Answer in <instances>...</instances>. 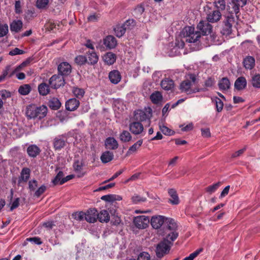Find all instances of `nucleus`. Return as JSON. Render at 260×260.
<instances>
[{
    "label": "nucleus",
    "instance_id": "obj_36",
    "mask_svg": "<svg viewBox=\"0 0 260 260\" xmlns=\"http://www.w3.org/2000/svg\"><path fill=\"white\" fill-rule=\"evenodd\" d=\"M61 106V103L57 98H52L48 102V106L52 110H57Z\"/></svg>",
    "mask_w": 260,
    "mask_h": 260
},
{
    "label": "nucleus",
    "instance_id": "obj_44",
    "mask_svg": "<svg viewBox=\"0 0 260 260\" xmlns=\"http://www.w3.org/2000/svg\"><path fill=\"white\" fill-rule=\"evenodd\" d=\"M251 84L253 87L256 88H260V75H254L251 80Z\"/></svg>",
    "mask_w": 260,
    "mask_h": 260
},
{
    "label": "nucleus",
    "instance_id": "obj_4",
    "mask_svg": "<svg viewBox=\"0 0 260 260\" xmlns=\"http://www.w3.org/2000/svg\"><path fill=\"white\" fill-rule=\"evenodd\" d=\"M152 117V109L148 107L144 110H138L135 111L134 118L139 122L147 121L148 125L150 124V119Z\"/></svg>",
    "mask_w": 260,
    "mask_h": 260
},
{
    "label": "nucleus",
    "instance_id": "obj_60",
    "mask_svg": "<svg viewBox=\"0 0 260 260\" xmlns=\"http://www.w3.org/2000/svg\"><path fill=\"white\" fill-rule=\"evenodd\" d=\"M29 62H30L29 59H27L26 60L23 61L22 63H21L20 65H19L15 68V69L13 71V74L19 71L22 68L26 66L28 64H29Z\"/></svg>",
    "mask_w": 260,
    "mask_h": 260
},
{
    "label": "nucleus",
    "instance_id": "obj_3",
    "mask_svg": "<svg viewBox=\"0 0 260 260\" xmlns=\"http://www.w3.org/2000/svg\"><path fill=\"white\" fill-rule=\"evenodd\" d=\"M181 34L188 43H197L201 37V32L194 31V27L193 26H186L184 27Z\"/></svg>",
    "mask_w": 260,
    "mask_h": 260
},
{
    "label": "nucleus",
    "instance_id": "obj_20",
    "mask_svg": "<svg viewBox=\"0 0 260 260\" xmlns=\"http://www.w3.org/2000/svg\"><path fill=\"white\" fill-rule=\"evenodd\" d=\"M177 226L174 220L170 218H166L164 223L165 231H176Z\"/></svg>",
    "mask_w": 260,
    "mask_h": 260
},
{
    "label": "nucleus",
    "instance_id": "obj_58",
    "mask_svg": "<svg viewBox=\"0 0 260 260\" xmlns=\"http://www.w3.org/2000/svg\"><path fill=\"white\" fill-rule=\"evenodd\" d=\"M38 186V182L36 180H30L28 182V188L31 191H34L36 190Z\"/></svg>",
    "mask_w": 260,
    "mask_h": 260
},
{
    "label": "nucleus",
    "instance_id": "obj_41",
    "mask_svg": "<svg viewBox=\"0 0 260 260\" xmlns=\"http://www.w3.org/2000/svg\"><path fill=\"white\" fill-rule=\"evenodd\" d=\"M72 92L77 98L79 99L82 98L85 93L83 89L77 87H74L73 88Z\"/></svg>",
    "mask_w": 260,
    "mask_h": 260
},
{
    "label": "nucleus",
    "instance_id": "obj_18",
    "mask_svg": "<svg viewBox=\"0 0 260 260\" xmlns=\"http://www.w3.org/2000/svg\"><path fill=\"white\" fill-rule=\"evenodd\" d=\"M160 85L162 89L169 91L172 90L174 88L175 84L172 79L166 78L161 81Z\"/></svg>",
    "mask_w": 260,
    "mask_h": 260
},
{
    "label": "nucleus",
    "instance_id": "obj_56",
    "mask_svg": "<svg viewBox=\"0 0 260 260\" xmlns=\"http://www.w3.org/2000/svg\"><path fill=\"white\" fill-rule=\"evenodd\" d=\"M26 240L36 245H41L42 243L41 238L38 237L28 238Z\"/></svg>",
    "mask_w": 260,
    "mask_h": 260
},
{
    "label": "nucleus",
    "instance_id": "obj_25",
    "mask_svg": "<svg viewBox=\"0 0 260 260\" xmlns=\"http://www.w3.org/2000/svg\"><path fill=\"white\" fill-rule=\"evenodd\" d=\"M40 152V148L36 145H30L27 148V154L31 157H36Z\"/></svg>",
    "mask_w": 260,
    "mask_h": 260
},
{
    "label": "nucleus",
    "instance_id": "obj_2",
    "mask_svg": "<svg viewBox=\"0 0 260 260\" xmlns=\"http://www.w3.org/2000/svg\"><path fill=\"white\" fill-rule=\"evenodd\" d=\"M47 106L45 105L37 106L31 104L27 107L26 115L28 119L41 120L47 115Z\"/></svg>",
    "mask_w": 260,
    "mask_h": 260
},
{
    "label": "nucleus",
    "instance_id": "obj_47",
    "mask_svg": "<svg viewBox=\"0 0 260 260\" xmlns=\"http://www.w3.org/2000/svg\"><path fill=\"white\" fill-rule=\"evenodd\" d=\"M72 217L78 221H82L85 216V212L83 211L74 212L72 215Z\"/></svg>",
    "mask_w": 260,
    "mask_h": 260
},
{
    "label": "nucleus",
    "instance_id": "obj_42",
    "mask_svg": "<svg viewBox=\"0 0 260 260\" xmlns=\"http://www.w3.org/2000/svg\"><path fill=\"white\" fill-rule=\"evenodd\" d=\"M74 60L77 65L81 66L87 63V58L86 56L79 55L75 58Z\"/></svg>",
    "mask_w": 260,
    "mask_h": 260
},
{
    "label": "nucleus",
    "instance_id": "obj_6",
    "mask_svg": "<svg viewBox=\"0 0 260 260\" xmlns=\"http://www.w3.org/2000/svg\"><path fill=\"white\" fill-rule=\"evenodd\" d=\"M172 243L163 239L157 246L156 254L158 258H161L170 251Z\"/></svg>",
    "mask_w": 260,
    "mask_h": 260
},
{
    "label": "nucleus",
    "instance_id": "obj_61",
    "mask_svg": "<svg viewBox=\"0 0 260 260\" xmlns=\"http://www.w3.org/2000/svg\"><path fill=\"white\" fill-rule=\"evenodd\" d=\"M19 202L20 199L19 198L15 199V200L12 203V205L10 208V210L11 211H12L13 210L18 207V206H19Z\"/></svg>",
    "mask_w": 260,
    "mask_h": 260
},
{
    "label": "nucleus",
    "instance_id": "obj_40",
    "mask_svg": "<svg viewBox=\"0 0 260 260\" xmlns=\"http://www.w3.org/2000/svg\"><path fill=\"white\" fill-rule=\"evenodd\" d=\"M125 30H126V29L123 26V25L118 24V25H117L114 28V31L115 32V34L118 38H120L122 36H123V35L125 32Z\"/></svg>",
    "mask_w": 260,
    "mask_h": 260
},
{
    "label": "nucleus",
    "instance_id": "obj_63",
    "mask_svg": "<svg viewBox=\"0 0 260 260\" xmlns=\"http://www.w3.org/2000/svg\"><path fill=\"white\" fill-rule=\"evenodd\" d=\"M43 226L46 228L47 230H51L55 226L54 222L53 221H48L43 223Z\"/></svg>",
    "mask_w": 260,
    "mask_h": 260
},
{
    "label": "nucleus",
    "instance_id": "obj_24",
    "mask_svg": "<svg viewBox=\"0 0 260 260\" xmlns=\"http://www.w3.org/2000/svg\"><path fill=\"white\" fill-rule=\"evenodd\" d=\"M104 45L109 49L115 48L117 45V41L113 36H108L104 40Z\"/></svg>",
    "mask_w": 260,
    "mask_h": 260
},
{
    "label": "nucleus",
    "instance_id": "obj_59",
    "mask_svg": "<svg viewBox=\"0 0 260 260\" xmlns=\"http://www.w3.org/2000/svg\"><path fill=\"white\" fill-rule=\"evenodd\" d=\"M24 51L18 48H15L9 52V54L11 56L23 54Z\"/></svg>",
    "mask_w": 260,
    "mask_h": 260
},
{
    "label": "nucleus",
    "instance_id": "obj_9",
    "mask_svg": "<svg viewBox=\"0 0 260 260\" xmlns=\"http://www.w3.org/2000/svg\"><path fill=\"white\" fill-rule=\"evenodd\" d=\"M149 222V219L148 216L144 215L138 216L135 217L134 223L136 226L139 229H145Z\"/></svg>",
    "mask_w": 260,
    "mask_h": 260
},
{
    "label": "nucleus",
    "instance_id": "obj_22",
    "mask_svg": "<svg viewBox=\"0 0 260 260\" xmlns=\"http://www.w3.org/2000/svg\"><path fill=\"white\" fill-rule=\"evenodd\" d=\"M73 168L75 172L77 174L78 177H82L85 174V172L82 171L83 168V164L82 161L77 160L73 164Z\"/></svg>",
    "mask_w": 260,
    "mask_h": 260
},
{
    "label": "nucleus",
    "instance_id": "obj_10",
    "mask_svg": "<svg viewBox=\"0 0 260 260\" xmlns=\"http://www.w3.org/2000/svg\"><path fill=\"white\" fill-rule=\"evenodd\" d=\"M129 130L135 135H141L144 132V126L141 122L136 120L129 123Z\"/></svg>",
    "mask_w": 260,
    "mask_h": 260
},
{
    "label": "nucleus",
    "instance_id": "obj_7",
    "mask_svg": "<svg viewBox=\"0 0 260 260\" xmlns=\"http://www.w3.org/2000/svg\"><path fill=\"white\" fill-rule=\"evenodd\" d=\"M235 17H226L223 21L220 30L223 35L228 36L231 34L232 26L235 23Z\"/></svg>",
    "mask_w": 260,
    "mask_h": 260
},
{
    "label": "nucleus",
    "instance_id": "obj_55",
    "mask_svg": "<svg viewBox=\"0 0 260 260\" xmlns=\"http://www.w3.org/2000/svg\"><path fill=\"white\" fill-rule=\"evenodd\" d=\"M215 102L216 104V108L217 112H220L222 111L223 106V103L222 101L219 98H216L215 99Z\"/></svg>",
    "mask_w": 260,
    "mask_h": 260
},
{
    "label": "nucleus",
    "instance_id": "obj_53",
    "mask_svg": "<svg viewBox=\"0 0 260 260\" xmlns=\"http://www.w3.org/2000/svg\"><path fill=\"white\" fill-rule=\"evenodd\" d=\"M46 190V186L45 185H42L36 190L34 196L39 198L45 191Z\"/></svg>",
    "mask_w": 260,
    "mask_h": 260
},
{
    "label": "nucleus",
    "instance_id": "obj_26",
    "mask_svg": "<svg viewBox=\"0 0 260 260\" xmlns=\"http://www.w3.org/2000/svg\"><path fill=\"white\" fill-rule=\"evenodd\" d=\"M103 60L108 65L113 64L116 60V56L112 52H107L103 56Z\"/></svg>",
    "mask_w": 260,
    "mask_h": 260
},
{
    "label": "nucleus",
    "instance_id": "obj_54",
    "mask_svg": "<svg viewBox=\"0 0 260 260\" xmlns=\"http://www.w3.org/2000/svg\"><path fill=\"white\" fill-rule=\"evenodd\" d=\"M49 0H37L36 6L39 9H44L48 4Z\"/></svg>",
    "mask_w": 260,
    "mask_h": 260
},
{
    "label": "nucleus",
    "instance_id": "obj_23",
    "mask_svg": "<svg viewBox=\"0 0 260 260\" xmlns=\"http://www.w3.org/2000/svg\"><path fill=\"white\" fill-rule=\"evenodd\" d=\"M87 61L88 64L94 65L97 63L99 60V56L94 51H88L86 53Z\"/></svg>",
    "mask_w": 260,
    "mask_h": 260
},
{
    "label": "nucleus",
    "instance_id": "obj_43",
    "mask_svg": "<svg viewBox=\"0 0 260 260\" xmlns=\"http://www.w3.org/2000/svg\"><path fill=\"white\" fill-rule=\"evenodd\" d=\"M150 99L153 103L157 104L162 100V95L159 91H155L150 95Z\"/></svg>",
    "mask_w": 260,
    "mask_h": 260
},
{
    "label": "nucleus",
    "instance_id": "obj_19",
    "mask_svg": "<svg viewBox=\"0 0 260 260\" xmlns=\"http://www.w3.org/2000/svg\"><path fill=\"white\" fill-rule=\"evenodd\" d=\"M79 104V100L75 98L71 99L66 102V108L68 111H73L78 108Z\"/></svg>",
    "mask_w": 260,
    "mask_h": 260
},
{
    "label": "nucleus",
    "instance_id": "obj_17",
    "mask_svg": "<svg viewBox=\"0 0 260 260\" xmlns=\"http://www.w3.org/2000/svg\"><path fill=\"white\" fill-rule=\"evenodd\" d=\"M105 145L107 149L115 150L118 147L117 140L113 137H108L105 141Z\"/></svg>",
    "mask_w": 260,
    "mask_h": 260
},
{
    "label": "nucleus",
    "instance_id": "obj_14",
    "mask_svg": "<svg viewBox=\"0 0 260 260\" xmlns=\"http://www.w3.org/2000/svg\"><path fill=\"white\" fill-rule=\"evenodd\" d=\"M58 71L61 76H68L71 73L72 67L69 63L62 62L58 65Z\"/></svg>",
    "mask_w": 260,
    "mask_h": 260
},
{
    "label": "nucleus",
    "instance_id": "obj_49",
    "mask_svg": "<svg viewBox=\"0 0 260 260\" xmlns=\"http://www.w3.org/2000/svg\"><path fill=\"white\" fill-rule=\"evenodd\" d=\"M63 173L62 171H59L55 177L52 180V182L54 185L60 184L63 179Z\"/></svg>",
    "mask_w": 260,
    "mask_h": 260
},
{
    "label": "nucleus",
    "instance_id": "obj_1",
    "mask_svg": "<svg viewBox=\"0 0 260 260\" xmlns=\"http://www.w3.org/2000/svg\"><path fill=\"white\" fill-rule=\"evenodd\" d=\"M199 80L195 74L189 73L185 76V79L181 82L179 86V89L181 92L187 94L195 93L203 90L202 88L197 87Z\"/></svg>",
    "mask_w": 260,
    "mask_h": 260
},
{
    "label": "nucleus",
    "instance_id": "obj_15",
    "mask_svg": "<svg viewBox=\"0 0 260 260\" xmlns=\"http://www.w3.org/2000/svg\"><path fill=\"white\" fill-rule=\"evenodd\" d=\"M165 219L166 217L164 216H152L151 219V224L154 229H158L164 224Z\"/></svg>",
    "mask_w": 260,
    "mask_h": 260
},
{
    "label": "nucleus",
    "instance_id": "obj_13",
    "mask_svg": "<svg viewBox=\"0 0 260 260\" xmlns=\"http://www.w3.org/2000/svg\"><path fill=\"white\" fill-rule=\"evenodd\" d=\"M98 218V212L95 208L88 210L85 212V219L89 223H94Z\"/></svg>",
    "mask_w": 260,
    "mask_h": 260
},
{
    "label": "nucleus",
    "instance_id": "obj_21",
    "mask_svg": "<svg viewBox=\"0 0 260 260\" xmlns=\"http://www.w3.org/2000/svg\"><path fill=\"white\" fill-rule=\"evenodd\" d=\"M247 86V81L244 77L238 78L234 84V87L237 90H242L246 88Z\"/></svg>",
    "mask_w": 260,
    "mask_h": 260
},
{
    "label": "nucleus",
    "instance_id": "obj_34",
    "mask_svg": "<svg viewBox=\"0 0 260 260\" xmlns=\"http://www.w3.org/2000/svg\"><path fill=\"white\" fill-rule=\"evenodd\" d=\"M243 64L246 69L251 70L254 67L255 59L252 56H247L243 60Z\"/></svg>",
    "mask_w": 260,
    "mask_h": 260
},
{
    "label": "nucleus",
    "instance_id": "obj_48",
    "mask_svg": "<svg viewBox=\"0 0 260 260\" xmlns=\"http://www.w3.org/2000/svg\"><path fill=\"white\" fill-rule=\"evenodd\" d=\"M132 201L134 204H137L141 202H144L146 201V198L145 197H141L140 196L135 194L132 197Z\"/></svg>",
    "mask_w": 260,
    "mask_h": 260
},
{
    "label": "nucleus",
    "instance_id": "obj_51",
    "mask_svg": "<svg viewBox=\"0 0 260 260\" xmlns=\"http://www.w3.org/2000/svg\"><path fill=\"white\" fill-rule=\"evenodd\" d=\"M126 30L132 28L136 25V22L133 19H128L123 24Z\"/></svg>",
    "mask_w": 260,
    "mask_h": 260
},
{
    "label": "nucleus",
    "instance_id": "obj_27",
    "mask_svg": "<svg viewBox=\"0 0 260 260\" xmlns=\"http://www.w3.org/2000/svg\"><path fill=\"white\" fill-rule=\"evenodd\" d=\"M168 193L171 197L169 202L172 205H178L179 203V199L177 191L173 188L168 190Z\"/></svg>",
    "mask_w": 260,
    "mask_h": 260
},
{
    "label": "nucleus",
    "instance_id": "obj_37",
    "mask_svg": "<svg viewBox=\"0 0 260 260\" xmlns=\"http://www.w3.org/2000/svg\"><path fill=\"white\" fill-rule=\"evenodd\" d=\"M142 143V140H138L137 142H136L129 148L128 151H127L126 155H128L136 152L137 150L141 146Z\"/></svg>",
    "mask_w": 260,
    "mask_h": 260
},
{
    "label": "nucleus",
    "instance_id": "obj_45",
    "mask_svg": "<svg viewBox=\"0 0 260 260\" xmlns=\"http://www.w3.org/2000/svg\"><path fill=\"white\" fill-rule=\"evenodd\" d=\"M129 260H151V257L149 253L147 252H142L138 255L137 259L131 258Z\"/></svg>",
    "mask_w": 260,
    "mask_h": 260
},
{
    "label": "nucleus",
    "instance_id": "obj_50",
    "mask_svg": "<svg viewBox=\"0 0 260 260\" xmlns=\"http://www.w3.org/2000/svg\"><path fill=\"white\" fill-rule=\"evenodd\" d=\"M159 129L164 135L167 136H172L175 134L173 131L165 125L159 126Z\"/></svg>",
    "mask_w": 260,
    "mask_h": 260
},
{
    "label": "nucleus",
    "instance_id": "obj_35",
    "mask_svg": "<svg viewBox=\"0 0 260 260\" xmlns=\"http://www.w3.org/2000/svg\"><path fill=\"white\" fill-rule=\"evenodd\" d=\"M38 91L40 95H46L50 92V88L49 85L46 83H42L38 86Z\"/></svg>",
    "mask_w": 260,
    "mask_h": 260
},
{
    "label": "nucleus",
    "instance_id": "obj_29",
    "mask_svg": "<svg viewBox=\"0 0 260 260\" xmlns=\"http://www.w3.org/2000/svg\"><path fill=\"white\" fill-rule=\"evenodd\" d=\"M166 235L164 240H167L168 242L173 244V242L177 239L178 236V233L176 231H165Z\"/></svg>",
    "mask_w": 260,
    "mask_h": 260
},
{
    "label": "nucleus",
    "instance_id": "obj_16",
    "mask_svg": "<svg viewBox=\"0 0 260 260\" xmlns=\"http://www.w3.org/2000/svg\"><path fill=\"white\" fill-rule=\"evenodd\" d=\"M109 79L112 83L117 84L120 81L121 76L118 70H114L109 73Z\"/></svg>",
    "mask_w": 260,
    "mask_h": 260
},
{
    "label": "nucleus",
    "instance_id": "obj_11",
    "mask_svg": "<svg viewBox=\"0 0 260 260\" xmlns=\"http://www.w3.org/2000/svg\"><path fill=\"white\" fill-rule=\"evenodd\" d=\"M197 28L203 35H208L212 31V26L206 21H200L197 25Z\"/></svg>",
    "mask_w": 260,
    "mask_h": 260
},
{
    "label": "nucleus",
    "instance_id": "obj_8",
    "mask_svg": "<svg viewBox=\"0 0 260 260\" xmlns=\"http://www.w3.org/2000/svg\"><path fill=\"white\" fill-rule=\"evenodd\" d=\"M50 86L54 89H57L65 84L64 77L60 74L53 75L49 80Z\"/></svg>",
    "mask_w": 260,
    "mask_h": 260
},
{
    "label": "nucleus",
    "instance_id": "obj_62",
    "mask_svg": "<svg viewBox=\"0 0 260 260\" xmlns=\"http://www.w3.org/2000/svg\"><path fill=\"white\" fill-rule=\"evenodd\" d=\"M201 250H199L191 253L188 256L185 257L182 260H193L199 254Z\"/></svg>",
    "mask_w": 260,
    "mask_h": 260
},
{
    "label": "nucleus",
    "instance_id": "obj_28",
    "mask_svg": "<svg viewBox=\"0 0 260 260\" xmlns=\"http://www.w3.org/2000/svg\"><path fill=\"white\" fill-rule=\"evenodd\" d=\"M218 86L222 91L228 90L231 87V83L227 77L222 78L218 82Z\"/></svg>",
    "mask_w": 260,
    "mask_h": 260
},
{
    "label": "nucleus",
    "instance_id": "obj_12",
    "mask_svg": "<svg viewBox=\"0 0 260 260\" xmlns=\"http://www.w3.org/2000/svg\"><path fill=\"white\" fill-rule=\"evenodd\" d=\"M67 138L66 135H59L56 137L53 140V146L55 150H60L63 148L66 144Z\"/></svg>",
    "mask_w": 260,
    "mask_h": 260
},
{
    "label": "nucleus",
    "instance_id": "obj_38",
    "mask_svg": "<svg viewBox=\"0 0 260 260\" xmlns=\"http://www.w3.org/2000/svg\"><path fill=\"white\" fill-rule=\"evenodd\" d=\"M131 134L127 131L123 130L119 135V139L122 142H128L132 140Z\"/></svg>",
    "mask_w": 260,
    "mask_h": 260
},
{
    "label": "nucleus",
    "instance_id": "obj_30",
    "mask_svg": "<svg viewBox=\"0 0 260 260\" xmlns=\"http://www.w3.org/2000/svg\"><path fill=\"white\" fill-rule=\"evenodd\" d=\"M114 158V154L112 152L106 151L101 156V160L104 164H106L111 161Z\"/></svg>",
    "mask_w": 260,
    "mask_h": 260
},
{
    "label": "nucleus",
    "instance_id": "obj_46",
    "mask_svg": "<svg viewBox=\"0 0 260 260\" xmlns=\"http://www.w3.org/2000/svg\"><path fill=\"white\" fill-rule=\"evenodd\" d=\"M30 171L28 168H23L21 173V179L26 182L29 178Z\"/></svg>",
    "mask_w": 260,
    "mask_h": 260
},
{
    "label": "nucleus",
    "instance_id": "obj_57",
    "mask_svg": "<svg viewBox=\"0 0 260 260\" xmlns=\"http://www.w3.org/2000/svg\"><path fill=\"white\" fill-rule=\"evenodd\" d=\"M219 185H220L219 182L216 183L212 185L209 186L207 188L206 190L207 192H208L210 193H212L215 192L217 189V188L219 187Z\"/></svg>",
    "mask_w": 260,
    "mask_h": 260
},
{
    "label": "nucleus",
    "instance_id": "obj_52",
    "mask_svg": "<svg viewBox=\"0 0 260 260\" xmlns=\"http://www.w3.org/2000/svg\"><path fill=\"white\" fill-rule=\"evenodd\" d=\"M116 195L115 194H107L101 197V200L106 202H111L116 200Z\"/></svg>",
    "mask_w": 260,
    "mask_h": 260
},
{
    "label": "nucleus",
    "instance_id": "obj_64",
    "mask_svg": "<svg viewBox=\"0 0 260 260\" xmlns=\"http://www.w3.org/2000/svg\"><path fill=\"white\" fill-rule=\"evenodd\" d=\"M144 11V8L142 6H138L134 10L136 15H141Z\"/></svg>",
    "mask_w": 260,
    "mask_h": 260
},
{
    "label": "nucleus",
    "instance_id": "obj_32",
    "mask_svg": "<svg viewBox=\"0 0 260 260\" xmlns=\"http://www.w3.org/2000/svg\"><path fill=\"white\" fill-rule=\"evenodd\" d=\"M98 219L101 222H108L110 220V215L106 210H102L98 213Z\"/></svg>",
    "mask_w": 260,
    "mask_h": 260
},
{
    "label": "nucleus",
    "instance_id": "obj_5",
    "mask_svg": "<svg viewBox=\"0 0 260 260\" xmlns=\"http://www.w3.org/2000/svg\"><path fill=\"white\" fill-rule=\"evenodd\" d=\"M216 10H212L208 8L206 12L207 16H222L224 15L223 12L225 9V2L224 0H218L214 2Z\"/></svg>",
    "mask_w": 260,
    "mask_h": 260
},
{
    "label": "nucleus",
    "instance_id": "obj_33",
    "mask_svg": "<svg viewBox=\"0 0 260 260\" xmlns=\"http://www.w3.org/2000/svg\"><path fill=\"white\" fill-rule=\"evenodd\" d=\"M241 7L240 6H239L238 4H236V3L233 2L232 1V3H230L229 5L228 6L227 11H228L229 13L231 14V16H232V15L235 14V15H237L238 13L239 12V7ZM236 16H238L236 15Z\"/></svg>",
    "mask_w": 260,
    "mask_h": 260
},
{
    "label": "nucleus",
    "instance_id": "obj_39",
    "mask_svg": "<svg viewBox=\"0 0 260 260\" xmlns=\"http://www.w3.org/2000/svg\"><path fill=\"white\" fill-rule=\"evenodd\" d=\"M31 90V88L29 84H24L20 86L18 89V92L22 95L28 94Z\"/></svg>",
    "mask_w": 260,
    "mask_h": 260
},
{
    "label": "nucleus",
    "instance_id": "obj_31",
    "mask_svg": "<svg viewBox=\"0 0 260 260\" xmlns=\"http://www.w3.org/2000/svg\"><path fill=\"white\" fill-rule=\"evenodd\" d=\"M23 23L20 20H14L10 24V30L12 32H18L22 28Z\"/></svg>",
    "mask_w": 260,
    "mask_h": 260
}]
</instances>
